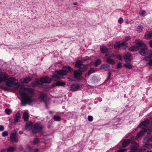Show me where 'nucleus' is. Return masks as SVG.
<instances>
[{"label":"nucleus","instance_id":"nucleus-41","mask_svg":"<svg viewBox=\"0 0 152 152\" xmlns=\"http://www.w3.org/2000/svg\"><path fill=\"white\" fill-rule=\"evenodd\" d=\"M20 118L14 117V124L15 125L16 124L20 121Z\"/></svg>","mask_w":152,"mask_h":152},{"label":"nucleus","instance_id":"nucleus-52","mask_svg":"<svg viewBox=\"0 0 152 152\" xmlns=\"http://www.w3.org/2000/svg\"><path fill=\"white\" fill-rule=\"evenodd\" d=\"M15 118H20V115L19 112L18 111L17 113L15 114Z\"/></svg>","mask_w":152,"mask_h":152},{"label":"nucleus","instance_id":"nucleus-22","mask_svg":"<svg viewBox=\"0 0 152 152\" xmlns=\"http://www.w3.org/2000/svg\"><path fill=\"white\" fill-rule=\"evenodd\" d=\"M26 88L25 87H21L19 90V93L21 96L25 95L27 94L26 92Z\"/></svg>","mask_w":152,"mask_h":152},{"label":"nucleus","instance_id":"nucleus-10","mask_svg":"<svg viewBox=\"0 0 152 152\" xmlns=\"http://www.w3.org/2000/svg\"><path fill=\"white\" fill-rule=\"evenodd\" d=\"M83 70L78 69V70H75L73 72L74 77L73 78H76L78 80H80V77L82 76L83 72H85Z\"/></svg>","mask_w":152,"mask_h":152},{"label":"nucleus","instance_id":"nucleus-40","mask_svg":"<svg viewBox=\"0 0 152 152\" xmlns=\"http://www.w3.org/2000/svg\"><path fill=\"white\" fill-rule=\"evenodd\" d=\"M16 133L17 132L14 129L13 130L10 134V136H13V137H15L16 136Z\"/></svg>","mask_w":152,"mask_h":152},{"label":"nucleus","instance_id":"nucleus-56","mask_svg":"<svg viewBox=\"0 0 152 152\" xmlns=\"http://www.w3.org/2000/svg\"><path fill=\"white\" fill-rule=\"evenodd\" d=\"M146 148L144 146H143L141 148L139 149V151H144L146 150Z\"/></svg>","mask_w":152,"mask_h":152},{"label":"nucleus","instance_id":"nucleus-60","mask_svg":"<svg viewBox=\"0 0 152 152\" xmlns=\"http://www.w3.org/2000/svg\"><path fill=\"white\" fill-rule=\"evenodd\" d=\"M4 126L3 125H0V131H2L4 130Z\"/></svg>","mask_w":152,"mask_h":152},{"label":"nucleus","instance_id":"nucleus-12","mask_svg":"<svg viewBox=\"0 0 152 152\" xmlns=\"http://www.w3.org/2000/svg\"><path fill=\"white\" fill-rule=\"evenodd\" d=\"M8 75L6 72H0V83L2 82H5L8 78Z\"/></svg>","mask_w":152,"mask_h":152},{"label":"nucleus","instance_id":"nucleus-48","mask_svg":"<svg viewBox=\"0 0 152 152\" xmlns=\"http://www.w3.org/2000/svg\"><path fill=\"white\" fill-rule=\"evenodd\" d=\"M39 142V140L38 138H35L34 139L33 142L34 144H37Z\"/></svg>","mask_w":152,"mask_h":152},{"label":"nucleus","instance_id":"nucleus-26","mask_svg":"<svg viewBox=\"0 0 152 152\" xmlns=\"http://www.w3.org/2000/svg\"><path fill=\"white\" fill-rule=\"evenodd\" d=\"M32 124L31 122H30L28 123H27L26 124V126L25 127V129L26 130L29 131L32 130Z\"/></svg>","mask_w":152,"mask_h":152},{"label":"nucleus","instance_id":"nucleus-50","mask_svg":"<svg viewBox=\"0 0 152 152\" xmlns=\"http://www.w3.org/2000/svg\"><path fill=\"white\" fill-rule=\"evenodd\" d=\"M91 59V58L89 57L88 56H86L85 57H83L82 60L84 61H86L87 60H90Z\"/></svg>","mask_w":152,"mask_h":152},{"label":"nucleus","instance_id":"nucleus-31","mask_svg":"<svg viewBox=\"0 0 152 152\" xmlns=\"http://www.w3.org/2000/svg\"><path fill=\"white\" fill-rule=\"evenodd\" d=\"M107 58V61L108 63L113 65L115 64V62L114 60L109 58Z\"/></svg>","mask_w":152,"mask_h":152},{"label":"nucleus","instance_id":"nucleus-3","mask_svg":"<svg viewBox=\"0 0 152 152\" xmlns=\"http://www.w3.org/2000/svg\"><path fill=\"white\" fill-rule=\"evenodd\" d=\"M43 126L40 125L38 123H36L34 125L32 130V133L34 135H36L38 132L41 134L43 133Z\"/></svg>","mask_w":152,"mask_h":152},{"label":"nucleus","instance_id":"nucleus-17","mask_svg":"<svg viewBox=\"0 0 152 152\" xmlns=\"http://www.w3.org/2000/svg\"><path fill=\"white\" fill-rule=\"evenodd\" d=\"M31 84L33 87L37 86L39 85H41L40 80L38 79H36L35 80L31 82Z\"/></svg>","mask_w":152,"mask_h":152},{"label":"nucleus","instance_id":"nucleus-15","mask_svg":"<svg viewBox=\"0 0 152 152\" xmlns=\"http://www.w3.org/2000/svg\"><path fill=\"white\" fill-rule=\"evenodd\" d=\"M63 69H64L66 73L67 74L69 73H72L73 71V69L71 67L69 66H65L63 67Z\"/></svg>","mask_w":152,"mask_h":152},{"label":"nucleus","instance_id":"nucleus-63","mask_svg":"<svg viewBox=\"0 0 152 152\" xmlns=\"http://www.w3.org/2000/svg\"><path fill=\"white\" fill-rule=\"evenodd\" d=\"M149 45L152 48V40H150L149 42Z\"/></svg>","mask_w":152,"mask_h":152},{"label":"nucleus","instance_id":"nucleus-5","mask_svg":"<svg viewBox=\"0 0 152 152\" xmlns=\"http://www.w3.org/2000/svg\"><path fill=\"white\" fill-rule=\"evenodd\" d=\"M74 67L75 68H78V69L83 70V71H86L88 69L86 65L83 64V61L78 60L75 62Z\"/></svg>","mask_w":152,"mask_h":152},{"label":"nucleus","instance_id":"nucleus-51","mask_svg":"<svg viewBox=\"0 0 152 152\" xmlns=\"http://www.w3.org/2000/svg\"><path fill=\"white\" fill-rule=\"evenodd\" d=\"M2 136L4 137H5L8 135V132L7 131H4L2 134Z\"/></svg>","mask_w":152,"mask_h":152},{"label":"nucleus","instance_id":"nucleus-8","mask_svg":"<svg viewBox=\"0 0 152 152\" xmlns=\"http://www.w3.org/2000/svg\"><path fill=\"white\" fill-rule=\"evenodd\" d=\"M141 40H136L135 41V43L136 45H133L128 48L129 51L134 52L138 50L139 49L140 46H139L138 43L141 42Z\"/></svg>","mask_w":152,"mask_h":152},{"label":"nucleus","instance_id":"nucleus-53","mask_svg":"<svg viewBox=\"0 0 152 152\" xmlns=\"http://www.w3.org/2000/svg\"><path fill=\"white\" fill-rule=\"evenodd\" d=\"M137 31H139L140 32H141L143 29V27L142 26H138L137 28Z\"/></svg>","mask_w":152,"mask_h":152},{"label":"nucleus","instance_id":"nucleus-1","mask_svg":"<svg viewBox=\"0 0 152 152\" xmlns=\"http://www.w3.org/2000/svg\"><path fill=\"white\" fill-rule=\"evenodd\" d=\"M131 39L130 36H127L125 38L124 42L121 43L119 41L115 42L114 45V48L115 49H118L125 50L128 47V45L127 42L130 40Z\"/></svg>","mask_w":152,"mask_h":152},{"label":"nucleus","instance_id":"nucleus-13","mask_svg":"<svg viewBox=\"0 0 152 152\" xmlns=\"http://www.w3.org/2000/svg\"><path fill=\"white\" fill-rule=\"evenodd\" d=\"M123 58L125 62H130L133 59V56L129 52H127L123 56Z\"/></svg>","mask_w":152,"mask_h":152},{"label":"nucleus","instance_id":"nucleus-7","mask_svg":"<svg viewBox=\"0 0 152 152\" xmlns=\"http://www.w3.org/2000/svg\"><path fill=\"white\" fill-rule=\"evenodd\" d=\"M80 86L83 87H84V85L82 84L80 86L78 83H72L71 85L70 90L73 92L80 90L81 88Z\"/></svg>","mask_w":152,"mask_h":152},{"label":"nucleus","instance_id":"nucleus-23","mask_svg":"<svg viewBox=\"0 0 152 152\" xmlns=\"http://www.w3.org/2000/svg\"><path fill=\"white\" fill-rule=\"evenodd\" d=\"M152 137H150L149 134L146 135L143 139V143H148L149 141L152 142Z\"/></svg>","mask_w":152,"mask_h":152},{"label":"nucleus","instance_id":"nucleus-11","mask_svg":"<svg viewBox=\"0 0 152 152\" xmlns=\"http://www.w3.org/2000/svg\"><path fill=\"white\" fill-rule=\"evenodd\" d=\"M53 79H50L48 76H45L40 78L39 80L41 83V85L44 83H49L52 81Z\"/></svg>","mask_w":152,"mask_h":152},{"label":"nucleus","instance_id":"nucleus-34","mask_svg":"<svg viewBox=\"0 0 152 152\" xmlns=\"http://www.w3.org/2000/svg\"><path fill=\"white\" fill-rule=\"evenodd\" d=\"M16 150L15 147H9L7 150V152H13Z\"/></svg>","mask_w":152,"mask_h":152},{"label":"nucleus","instance_id":"nucleus-6","mask_svg":"<svg viewBox=\"0 0 152 152\" xmlns=\"http://www.w3.org/2000/svg\"><path fill=\"white\" fill-rule=\"evenodd\" d=\"M15 81H18V80L15 77H8L5 82L6 85L8 86H11L12 85L18 86L19 83L15 82Z\"/></svg>","mask_w":152,"mask_h":152},{"label":"nucleus","instance_id":"nucleus-49","mask_svg":"<svg viewBox=\"0 0 152 152\" xmlns=\"http://www.w3.org/2000/svg\"><path fill=\"white\" fill-rule=\"evenodd\" d=\"M122 63L121 62H119L117 64V67H116V69H118L119 68H121L122 67Z\"/></svg>","mask_w":152,"mask_h":152},{"label":"nucleus","instance_id":"nucleus-46","mask_svg":"<svg viewBox=\"0 0 152 152\" xmlns=\"http://www.w3.org/2000/svg\"><path fill=\"white\" fill-rule=\"evenodd\" d=\"M149 56H145L143 58V60L146 61H149L150 60Z\"/></svg>","mask_w":152,"mask_h":152},{"label":"nucleus","instance_id":"nucleus-57","mask_svg":"<svg viewBox=\"0 0 152 152\" xmlns=\"http://www.w3.org/2000/svg\"><path fill=\"white\" fill-rule=\"evenodd\" d=\"M118 22L119 23L121 24L122 23L124 22L123 18L122 17L120 18L118 20Z\"/></svg>","mask_w":152,"mask_h":152},{"label":"nucleus","instance_id":"nucleus-19","mask_svg":"<svg viewBox=\"0 0 152 152\" xmlns=\"http://www.w3.org/2000/svg\"><path fill=\"white\" fill-rule=\"evenodd\" d=\"M131 141V140L130 139L124 140L122 143V147L123 148L126 147L130 143Z\"/></svg>","mask_w":152,"mask_h":152},{"label":"nucleus","instance_id":"nucleus-36","mask_svg":"<svg viewBox=\"0 0 152 152\" xmlns=\"http://www.w3.org/2000/svg\"><path fill=\"white\" fill-rule=\"evenodd\" d=\"M53 75L51 78H50L51 79H53L52 80L55 81L57 79H60V77L57 75Z\"/></svg>","mask_w":152,"mask_h":152},{"label":"nucleus","instance_id":"nucleus-18","mask_svg":"<svg viewBox=\"0 0 152 152\" xmlns=\"http://www.w3.org/2000/svg\"><path fill=\"white\" fill-rule=\"evenodd\" d=\"M55 73L57 75L61 76H65L66 75V72H65L64 69L63 68L59 70H56Z\"/></svg>","mask_w":152,"mask_h":152},{"label":"nucleus","instance_id":"nucleus-4","mask_svg":"<svg viewBox=\"0 0 152 152\" xmlns=\"http://www.w3.org/2000/svg\"><path fill=\"white\" fill-rule=\"evenodd\" d=\"M34 101V99H31L28 94L22 96L21 100V105L25 106L26 104L33 102Z\"/></svg>","mask_w":152,"mask_h":152},{"label":"nucleus","instance_id":"nucleus-45","mask_svg":"<svg viewBox=\"0 0 152 152\" xmlns=\"http://www.w3.org/2000/svg\"><path fill=\"white\" fill-rule=\"evenodd\" d=\"M144 146H145V148H149L150 145V144L148 143H143Z\"/></svg>","mask_w":152,"mask_h":152},{"label":"nucleus","instance_id":"nucleus-37","mask_svg":"<svg viewBox=\"0 0 152 152\" xmlns=\"http://www.w3.org/2000/svg\"><path fill=\"white\" fill-rule=\"evenodd\" d=\"M32 150V148L29 145H27L26 148L25 152H30Z\"/></svg>","mask_w":152,"mask_h":152},{"label":"nucleus","instance_id":"nucleus-54","mask_svg":"<svg viewBox=\"0 0 152 152\" xmlns=\"http://www.w3.org/2000/svg\"><path fill=\"white\" fill-rule=\"evenodd\" d=\"M44 87L45 89H49L50 88L52 87H54L52 86V84H51L50 86L45 85V86Z\"/></svg>","mask_w":152,"mask_h":152},{"label":"nucleus","instance_id":"nucleus-25","mask_svg":"<svg viewBox=\"0 0 152 152\" xmlns=\"http://www.w3.org/2000/svg\"><path fill=\"white\" fill-rule=\"evenodd\" d=\"M100 49L101 52L103 54L107 53L108 51V48L104 46L100 47Z\"/></svg>","mask_w":152,"mask_h":152},{"label":"nucleus","instance_id":"nucleus-43","mask_svg":"<svg viewBox=\"0 0 152 152\" xmlns=\"http://www.w3.org/2000/svg\"><path fill=\"white\" fill-rule=\"evenodd\" d=\"M26 92L32 93L33 92L32 88H26Z\"/></svg>","mask_w":152,"mask_h":152},{"label":"nucleus","instance_id":"nucleus-29","mask_svg":"<svg viewBox=\"0 0 152 152\" xmlns=\"http://www.w3.org/2000/svg\"><path fill=\"white\" fill-rule=\"evenodd\" d=\"M102 63L101 60L100 59H97L95 61L94 64V65L95 67H96L100 65Z\"/></svg>","mask_w":152,"mask_h":152},{"label":"nucleus","instance_id":"nucleus-21","mask_svg":"<svg viewBox=\"0 0 152 152\" xmlns=\"http://www.w3.org/2000/svg\"><path fill=\"white\" fill-rule=\"evenodd\" d=\"M48 97V96L46 93H41L39 95V99L43 101L44 99H46Z\"/></svg>","mask_w":152,"mask_h":152},{"label":"nucleus","instance_id":"nucleus-35","mask_svg":"<svg viewBox=\"0 0 152 152\" xmlns=\"http://www.w3.org/2000/svg\"><path fill=\"white\" fill-rule=\"evenodd\" d=\"M113 56H115L118 60L122 61V56L121 55L119 54H115V55H113Z\"/></svg>","mask_w":152,"mask_h":152},{"label":"nucleus","instance_id":"nucleus-9","mask_svg":"<svg viewBox=\"0 0 152 152\" xmlns=\"http://www.w3.org/2000/svg\"><path fill=\"white\" fill-rule=\"evenodd\" d=\"M151 130L148 128H143L137 134L135 137L137 138H140L143 136L145 133L147 132H149Z\"/></svg>","mask_w":152,"mask_h":152},{"label":"nucleus","instance_id":"nucleus-38","mask_svg":"<svg viewBox=\"0 0 152 152\" xmlns=\"http://www.w3.org/2000/svg\"><path fill=\"white\" fill-rule=\"evenodd\" d=\"M130 149L132 150L137 151L139 150L138 149L137 146L135 145H133L130 147Z\"/></svg>","mask_w":152,"mask_h":152},{"label":"nucleus","instance_id":"nucleus-61","mask_svg":"<svg viewBox=\"0 0 152 152\" xmlns=\"http://www.w3.org/2000/svg\"><path fill=\"white\" fill-rule=\"evenodd\" d=\"M126 150V149H120L118 151V152H124V151Z\"/></svg>","mask_w":152,"mask_h":152},{"label":"nucleus","instance_id":"nucleus-30","mask_svg":"<svg viewBox=\"0 0 152 152\" xmlns=\"http://www.w3.org/2000/svg\"><path fill=\"white\" fill-rule=\"evenodd\" d=\"M123 66L128 69H132L133 65L131 63H127L124 64Z\"/></svg>","mask_w":152,"mask_h":152},{"label":"nucleus","instance_id":"nucleus-58","mask_svg":"<svg viewBox=\"0 0 152 152\" xmlns=\"http://www.w3.org/2000/svg\"><path fill=\"white\" fill-rule=\"evenodd\" d=\"M146 13L145 11L144 10H142L140 11V15H143Z\"/></svg>","mask_w":152,"mask_h":152},{"label":"nucleus","instance_id":"nucleus-59","mask_svg":"<svg viewBox=\"0 0 152 152\" xmlns=\"http://www.w3.org/2000/svg\"><path fill=\"white\" fill-rule=\"evenodd\" d=\"M148 64L150 66H152V58L151 60H150Z\"/></svg>","mask_w":152,"mask_h":152},{"label":"nucleus","instance_id":"nucleus-14","mask_svg":"<svg viewBox=\"0 0 152 152\" xmlns=\"http://www.w3.org/2000/svg\"><path fill=\"white\" fill-rule=\"evenodd\" d=\"M150 121L149 120H147L141 122L139 124V126L140 128L142 129V127H147L149 124Z\"/></svg>","mask_w":152,"mask_h":152},{"label":"nucleus","instance_id":"nucleus-64","mask_svg":"<svg viewBox=\"0 0 152 152\" xmlns=\"http://www.w3.org/2000/svg\"><path fill=\"white\" fill-rule=\"evenodd\" d=\"M39 150L38 149H34L32 152H39Z\"/></svg>","mask_w":152,"mask_h":152},{"label":"nucleus","instance_id":"nucleus-32","mask_svg":"<svg viewBox=\"0 0 152 152\" xmlns=\"http://www.w3.org/2000/svg\"><path fill=\"white\" fill-rule=\"evenodd\" d=\"M32 77H27L24 79V83L27 84L32 80Z\"/></svg>","mask_w":152,"mask_h":152},{"label":"nucleus","instance_id":"nucleus-62","mask_svg":"<svg viewBox=\"0 0 152 152\" xmlns=\"http://www.w3.org/2000/svg\"><path fill=\"white\" fill-rule=\"evenodd\" d=\"M10 123L9 124L8 126L9 128H10L11 126L12 125L13 122L11 121H10Z\"/></svg>","mask_w":152,"mask_h":152},{"label":"nucleus","instance_id":"nucleus-47","mask_svg":"<svg viewBox=\"0 0 152 152\" xmlns=\"http://www.w3.org/2000/svg\"><path fill=\"white\" fill-rule=\"evenodd\" d=\"M111 75H112V73H111V72H110V71L108 73V76H107V78L106 80V81H107L108 80L110 79V77H111Z\"/></svg>","mask_w":152,"mask_h":152},{"label":"nucleus","instance_id":"nucleus-42","mask_svg":"<svg viewBox=\"0 0 152 152\" xmlns=\"http://www.w3.org/2000/svg\"><path fill=\"white\" fill-rule=\"evenodd\" d=\"M10 139L11 142H15L16 140V136H10Z\"/></svg>","mask_w":152,"mask_h":152},{"label":"nucleus","instance_id":"nucleus-27","mask_svg":"<svg viewBox=\"0 0 152 152\" xmlns=\"http://www.w3.org/2000/svg\"><path fill=\"white\" fill-rule=\"evenodd\" d=\"M145 36L146 39H150L152 37V31H150L148 33H146Z\"/></svg>","mask_w":152,"mask_h":152},{"label":"nucleus","instance_id":"nucleus-20","mask_svg":"<svg viewBox=\"0 0 152 152\" xmlns=\"http://www.w3.org/2000/svg\"><path fill=\"white\" fill-rule=\"evenodd\" d=\"M94 68H91L88 71V73H86L85 74V77H89L91 74L94 73L96 72V71L94 70Z\"/></svg>","mask_w":152,"mask_h":152},{"label":"nucleus","instance_id":"nucleus-16","mask_svg":"<svg viewBox=\"0 0 152 152\" xmlns=\"http://www.w3.org/2000/svg\"><path fill=\"white\" fill-rule=\"evenodd\" d=\"M65 85V83L64 82L58 81L56 83H54L52 84V86L53 87L56 86H64Z\"/></svg>","mask_w":152,"mask_h":152},{"label":"nucleus","instance_id":"nucleus-2","mask_svg":"<svg viewBox=\"0 0 152 152\" xmlns=\"http://www.w3.org/2000/svg\"><path fill=\"white\" fill-rule=\"evenodd\" d=\"M140 46L139 54L142 56H144L148 54V49L146 44L141 41V42L138 43Z\"/></svg>","mask_w":152,"mask_h":152},{"label":"nucleus","instance_id":"nucleus-44","mask_svg":"<svg viewBox=\"0 0 152 152\" xmlns=\"http://www.w3.org/2000/svg\"><path fill=\"white\" fill-rule=\"evenodd\" d=\"M5 112L7 114L9 115L10 112H12V110L10 109L7 108L5 110Z\"/></svg>","mask_w":152,"mask_h":152},{"label":"nucleus","instance_id":"nucleus-33","mask_svg":"<svg viewBox=\"0 0 152 152\" xmlns=\"http://www.w3.org/2000/svg\"><path fill=\"white\" fill-rule=\"evenodd\" d=\"M53 118L54 121H60L61 119V117L58 115H54Z\"/></svg>","mask_w":152,"mask_h":152},{"label":"nucleus","instance_id":"nucleus-28","mask_svg":"<svg viewBox=\"0 0 152 152\" xmlns=\"http://www.w3.org/2000/svg\"><path fill=\"white\" fill-rule=\"evenodd\" d=\"M29 116L28 113L26 112H25L23 114V118L25 121H27L28 120Z\"/></svg>","mask_w":152,"mask_h":152},{"label":"nucleus","instance_id":"nucleus-24","mask_svg":"<svg viewBox=\"0 0 152 152\" xmlns=\"http://www.w3.org/2000/svg\"><path fill=\"white\" fill-rule=\"evenodd\" d=\"M110 66L107 64H103L101 65L99 68V70H102L105 69H107L108 70H110Z\"/></svg>","mask_w":152,"mask_h":152},{"label":"nucleus","instance_id":"nucleus-55","mask_svg":"<svg viewBox=\"0 0 152 152\" xmlns=\"http://www.w3.org/2000/svg\"><path fill=\"white\" fill-rule=\"evenodd\" d=\"M88 119L89 122H91L93 120V117L91 115H89L88 117Z\"/></svg>","mask_w":152,"mask_h":152},{"label":"nucleus","instance_id":"nucleus-39","mask_svg":"<svg viewBox=\"0 0 152 152\" xmlns=\"http://www.w3.org/2000/svg\"><path fill=\"white\" fill-rule=\"evenodd\" d=\"M53 121L52 119L50 120L49 121H48V129H50L53 123Z\"/></svg>","mask_w":152,"mask_h":152}]
</instances>
